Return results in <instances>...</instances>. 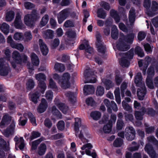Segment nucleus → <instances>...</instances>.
<instances>
[{
	"instance_id": "nucleus-1",
	"label": "nucleus",
	"mask_w": 158,
	"mask_h": 158,
	"mask_svg": "<svg viewBox=\"0 0 158 158\" xmlns=\"http://www.w3.org/2000/svg\"><path fill=\"white\" fill-rule=\"evenodd\" d=\"M120 35V37L116 44V47L120 51H126L130 49V44L132 43L135 35L133 33H131L125 35L123 33H121Z\"/></svg>"
},
{
	"instance_id": "nucleus-2",
	"label": "nucleus",
	"mask_w": 158,
	"mask_h": 158,
	"mask_svg": "<svg viewBox=\"0 0 158 158\" xmlns=\"http://www.w3.org/2000/svg\"><path fill=\"white\" fill-rule=\"evenodd\" d=\"M6 58H0V75L2 76L7 75L10 71V68L8 63L6 61V59L9 60L10 58V52L9 49L5 50Z\"/></svg>"
},
{
	"instance_id": "nucleus-3",
	"label": "nucleus",
	"mask_w": 158,
	"mask_h": 158,
	"mask_svg": "<svg viewBox=\"0 0 158 158\" xmlns=\"http://www.w3.org/2000/svg\"><path fill=\"white\" fill-rule=\"evenodd\" d=\"M40 16L37 10H34L31 14L26 15L24 18L25 23L27 26L32 27L34 25V22L39 19Z\"/></svg>"
},
{
	"instance_id": "nucleus-4",
	"label": "nucleus",
	"mask_w": 158,
	"mask_h": 158,
	"mask_svg": "<svg viewBox=\"0 0 158 158\" xmlns=\"http://www.w3.org/2000/svg\"><path fill=\"white\" fill-rule=\"evenodd\" d=\"M134 54V49H132L127 53H119V56L122 57L119 61L120 64L123 67H128L130 64V62L127 59H132Z\"/></svg>"
},
{
	"instance_id": "nucleus-5",
	"label": "nucleus",
	"mask_w": 158,
	"mask_h": 158,
	"mask_svg": "<svg viewBox=\"0 0 158 158\" xmlns=\"http://www.w3.org/2000/svg\"><path fill=\"white\" fill-rule=\"evenodd\" d=\"M81 120L80 118H75V135L77 137H78L83 143L88 142V140L84 137L83 133L84 132L86 133V129H85V127L82 126V130L80 132L79 131V127L81 126Z\"/></svg>"
},
{
	"instance_id": "nucleus-6",
	"label": "nucleus",
	"mask_w": 158,
	"mask_h": 158,
	"mask_svg": "<svg viewBox=\"0 0 158 158\" xmlns=\"http://www.w3.org/2000/svg\"><path fill=\"white\" fill-rule=\"evenodd\" d=\"M151 116L154 115L155 114V111L152 108H148L146 110L145 108L142 107L141 108L140 110L136 111L135 113V116L136 119L139 120H141L143 119V116L145 113Z\"/></svg>"
},
{
	"instance_id": "nucleus-7",
	"label": "nucleus",
	"mask_w": 158,
	"mask_h": 158,
	"mask_svg": "<svg viewBox=\"0 0 158 158\" xmlns=\"http://www.w3.org/2000/svg\"><path fill=\"white\" fill-rule=\"evenodd\" d=\"M36 79L39 81L38 86L41 89V92L42 94H44L47 86L44 81L46 80V77L43 73H40L35 75Z\"/></svg>"
},
{
	"instance_id": "nucleus-8",
	"label": "nucleus",
	"mask_w": 158,
	"mask_h": 158,
	"mask_svg": "<svg viewBox=\"0 0 158 158\" xmlns=\"http://www.w3.org/2000/svg\"><path fill=\"white\" fill-rule=\"evenodd\" d=\"M97 42L96 44L99 52L102 54L104 53L106 51V46L101 40V36L100 33L97 32L96 35Z\"/></svg>"
},
{
	"instance_id": "nucleus-9",
	"label": "nucleus",
	"mask_w": 158,
	"mask_h": 158,
	"mask_svg": "<svg viewBox=\"0 0 158 158\" xmlns=\"http://www.w3.org/2000/svg\"><path fill=\"white\" fill-rule=\"evenodd\" d=\"M70 77V75L68 73H66L63 74L61 81H59V84L62 88L66 89L69 87Z\"/></svg>"
},
{
	"instance_id": "nucleus-10",
	"label": "nucleus",
	"mask_w": 158,
	"mask_h": 158,
	"mask_svg": "<svg viewBox=\"0 0 158 158\" xmlns=\"http://www.w3.org/2000/svg\"><path fill=\"white\" fill-rule=\"evenodd\" d=\"M70 14L69 9H65L59 13L57 16L58 23H61L69 16Z\"/></svg>"
},
{
	"instance_id": "nucleus-11",
	"label": "nucleus",
	"mask_w": 158,
	"mask_h": 158,
	"mask_svg": "<svg viewBox=\"0 0 158 158\" xmlns=\"http://www.w3.org/2000/svg\"><path fill=\"white\" fill-rule=\"evenodd\" d=\"M14 25L16 28L23 30L25 28L24 25L21 20V13H18L16 14V18L14 22Z\"/></svg>"
},
{
	"instance_id": "nucleus-12",
	"label": "nucleus",
	"mask_w": 158,
	"mask_h": 158,
	"mask_svg": "<svg viewBox=\"0 0 158 158\" xmlns=\"http://www.w3.org/2000/svg\"><path fill=\"white\" fill-rule=\"evenodd\" d=\"M91 71L90 69H86L84 73V76L86 79L85 81V83H94L96 81V79L95 77H93L90 79L92 76Z\"/></svg>"
},
{
	"instance_id": "nucleus-13",
	"label": "nucleus",
	"mask_w": 158,
	"mask_h": 158,
	"mask_svg": "<svg viewBox=\"0 0 158 158\" xmlns=\"http://www.w3.org/2000/svg\"><path fill=\"white\" fill-rule=\"evenodd\" d=\"M12 118L8 114H5L0 123V127L4 128L6 127L12 121Z\"/></svg>"
},
{
	"instance_id": "nucleus-14",
	"label": "nucleus",
	"mask_w": 158,
	"mask_h": 158,
	"mask_svg": "<svg viewBox=\"0 0 158 158\" xmlns=\"http://www.w3.org/2000/svg\"><path fill=\"white\" fill-rule=\"evenodd\" d=\"M144 150L149 155L151 158H157L158 157V154L156 153L152 146L149 143L146 144Z\"/></svg>"
},
{
	"instance_id": "nucleus-15",
	"label": "nucleus",
	"mask_w": 158,
	"mask_h": 158,
	"mask_svg": "<svg viewBox=\"0 0 158 158\" xmlns=\"http://www.w3.org/2000/svg\"><path fill=\"white\" fill-rule=\"evenodd\" d=\"M152 3L151 0H144L143 4L144 7L146 9V13L151 17L155 15L154 13L150 10Z\"/></svg>"
},
{
	"instance_id": "nucleus-16",
	"label": "nucleus",
	"mask_w": 158,
	"mask_h": 158,
	"mask_svg": "<svg viewBox=\"0 0 158 158\" xmlns=\"http://www.w3.org/2000/svg\"><path fill=\"white\" fill-rule=\"evenodd\" d=\"M137 95L140 100H143L146 93V90L145 84L143 83L142 86L138 88L137 91Z\"/></svg>"
},
{
	"instance_id": "nucleus-17",
	"label": "nucleus",
	"mask_w": 158,
	"mask_h": 158,
	"mask_svg": "<svg viewBox=\"0 0 158 158\" xmlns=\"http://www.w3.org/2000/svg\"><path fill=\"white\" fill-rule=\"evenodd\" d=\"M93 146L90 143H88L83 145V146L81 147V148L82 150H85L86 148H87L85 150V153L88 155L91 156L93 158H96V154L95 152H92L91 153L90 151L89 150L91 149Z\"/></svg>"
},
{
	"instance_id": "nucleus-18",
	"label": "nucleus",
	"mask_w": 158,
	"mask_h": 158,
	"mask_svg": "<svg viewBox=\"0 0 158 158\" xmlns=\"http://www.w3.org/2000/svg\"><path fill=\"white\" fill-rule=\"evenodd\" d=\"M54 102L55 104L59 109L64 113H66L69 110L68 107L65 104L60 102L58 99L55 98L54 100Z\"/></svg>"
},
{
	"instance_id": "nucleus-19",
	"label": "nucleus",
	"mask_w": 158,
	"mask_h": 158,
	"mask_svg": "<svg viewBox=\"0 0 158 158\" xmlns=\"http://www.w3.org/2000/svg\"><path fill=\"white\" fill-rule=\"evenodd\" d=\"M47 102L45 99L43 98L41 100V102L38 106L37 110L38 112L42 113L45 111L48 107Z\"/></svg>"
},
{
	"instance_id": "nucleus-20",
	"label": "nucleus",
	"mask_w": 158,
	"mask_h": 158,
	"mask_svg": "<svg viewBox=\"0 0 158 158\" xmlns=\"http://www.w3.org/2000/svg\"><path fill=\"white\" fill-rule=\"evenodd\" d=\"M39 42L41 51L42 54L44 56L46 55L49 51L47 46L41 39L39 40Z\"/></svg>"
},
{
	"instance_id": "nucleus-21",
	"label": "nucleus",
	"mask_w": 158,
	"mask_h": 158,
	"mask_svg": "<svg viewBox=\"0 0 158 158\" xmlns=\"http://www.w3.org/2000/svg\"><path fill=\"white\" fill-rule=\"evenodd\" d=\"M135 17V10L134 8L132 7L129 11V19L131 26L133 25Z\"/></svg>"
},
{
	"instance_id": "nucleus-22",
	"label": "nucleus",
	"mask_w": 158,
	"mask_h": 158,
	"mask_svg": "<svg viewBox=\"0 0 158 158\" xmlns=\"http://www.w3.org/2000/svg\"><path fill=\"white\" fill-rule=\"evenodd\" d=\"M94 89L92 85H87L84 86V93L85 95H87L94 93Z\"/></svg>"
},
{
	"instance_id": "nucleus-23",
	"label": "nucleus",
	"mask_w": 158,
	"mask_h": 158,
	"mask_svg": "<svg viewBox=\"0 0 158 158\" xmlns=\"http://www.w3.org/2000/svg\"><path fill=\"white\" fill-rule=\"evenodd\" d=\"M135 82L137 86H142L143 83L144 84V82L142 81V77L141 73H138L135 76Z\"/></svg>"
},
{
	"instance_id": "nucleus-24",
	"label": "nucleus",
	"mask_w": 158,
	"mask_h": 158,
	"mask_svg": "<svg viewBox=\"0 0 158 158\" xmlns=\"http://www.w3.org/2000/svg\"><path fill=\"white\" fill-rule=\"evenodd\" d=\"M47 149V146L44 143H41L38 147V153L40 156L44 155Z\"/></svg>"
},
{
	"instance_id": "nucleus-25",
	"label": "nucleus",
	"mask_w": 158,
	"mask_h": 158,
	"mask_svg": "<svg viewBox=\"0 0 158 158\" xmlns=\"http://www.w3.org/2000/svg\"><path fill=\"white\" fill-rule=\"evenodd\" d=\"M12 57L17 63L20 64L21 62V57L18 52L14 51L12 54Z\"/></svg>"
},
{
	"instance_id": "nucleus-26",
	"label": "nucleus",
	"mask_w": 158,
	"mask_h": 158,
	"mask_svg": "<svg viewBox=\"0 0 158 158\" xmlns=\"http://www.w3.org/2000/svg\"><path fill=\"white\" fill-rule=\"evenodd\" d=\"M118 32L117 27L115 25H113L111 29V37L113 39L116 40L118 37Z\"/></svg>"
},
{
	"instance_id": "nucleus-27",
	"label": "nucleus",
	"mask_w": 158,
	"mask_h": 158,
	"mask_svg": "<svg viewBox=\"0 0 158 158\" xmlns=\"http://www.w3.org/2000/svg\"><path fill=\"white\" fill-rule=\"evenodd\" d=\"M54 68L55 70L59 72H62L65 69L64 65L63 64L56 62L55 63Z\"/></svg>"
},
{
	"instance_id": "nucleus-28",
	"label": "nucleus",
	"mask_w": 158,
	"mask_h": 158,
	"mask_svg": "<svg viewBox=\"0 0 158 158\" xmlns=\"http://www.w3.org/2000/svg\"><path fill=\"white\" fill-rule=\"evenodd\" d=\"M23 115L25 118H26V116L27 115L32 125L34 126H36L35 118L31 113L30 112L26 113L24 114Z\"/></svg>"
},
{
	"instance_id": "nucleus-29",
	"label": "nucleus",
	"mask_w": 158,
	"mask_h": 158,
	"mask_svg": "<svg viewBox=\"0 0 158 158\" xmlns=\"http://www.w3.org/2000/svg\"><path fill=\"white\" fill-rule=\"evenodd\" d=\"M45 139L44 137H41L39 139L33 141L32 143L31 149L35 150L37 148V146L42 141L45 140Z\"/></svg>"
},
{
	"instance_id": "nucleus-30",
	"label": "nucleus",
	"mask_w": 158,
	"mask_h": 158,
	"mask_svg": "<svg viewBox=\"0 0 158 158\" xmlns=\"http://www.w3.org/2000/svg\"><path fill=\"white\" fill-rule=\"evenodd\" d=\"M43 34L45 39H52L53 37V31L51 30L48 29L44 31Z\"/></svg>"
},
{
	"instance_id": "nucleus-31",
	"label": "nucleus",
	"mask_w": 158,
	"mask_h": 158,
	"mask_svg": "<svg viewBox=\"0 0 158 158\" xmlns=\"http://www.w3.org/2000/svg\"><path fill=\"white\" fill-rule=\"evenodd\" d=\"M65 94L71 102L74 103L76 101V94L74 93L67 92L65 93Z\"/></svg>"
},
{
	"instance_id": "nucleus-32",
	"label": "nucleus",
	"mask_w": 158,
	"mask_h": 158,
	"mask_svg": "<svg viewBox=\"0 0 158 158\" xmlns=\"http://www.w3.org/2000/svg\"><path fill=\"white\" fill-rule=\"evenodd\" d=\"M1 31L5 34L7 35L9 32V26L6 23H3L1 26Z\"/></svg>"
},
{
	"instance_id": "nucleus-33",
	"label": "nucleus",
	"mask_w": 158,
	"mask_h": 158,
	"mask_svg": "<svg viewBox=\"0 0 158 158\" xmlns=\"http://www.w3.org/2000/svg\"><path fill=\"white\" fill-rule=\"evenodd\" d=\"M32 38V36L30 31H27L24 34L23 40L25 42H29Z\"/></svg>"
},
{
	"instance_id": "nucleus-34",
	"label": "nucleus",
	"mask_w": 158,
	"mask_h": 158,
	"mask_svg": "<svg viewBox=\"0 0 158 158\" xmlns=\"http://www.w3.org/2000/svg\"><path fill=\"white\" fill-rule=\"evenodd\" d=\"M31 58L32 62L34 65L36 66L39 65L40 61L36 55L32 53L31 55Z\"/></svg>"
},
{
	"instance_id": "nucleus-35",
	"label": "nucleus",
	"mask_w": 158,
	"mask_h": 158,
	"mask_svg": "<svg viewBox=\"0 0 158 158\" xmlns=\"http://www.w3.org/2000/svg\"><path fill=\"white\" fill-rule=\"evenodd\" d=\"M152 61V58L149 56H147L145 57L143 63L144 68L143 69V73L145 74L146 73V70L147 69L149 64Z\"/></svg>"
},
{
	"instance_id": "nucleus-36",
	"label": "nucleus",
	"mask_w": 158,
	"mask_h": 158,
	"mask_svg": "<svg viewBox=\"0 0 158 158\" xmlns=\"http://www.w3.org/2000/svg\"><path fill=\"white\" fill-rule=\"evenodd\" d=\"M97 14L98 17L101 19H105L106 17V13L102 8H99L98 10Z\"/></svg>"
},
{
	"instance_id": "nucleus-37",
	"label": "nucleus",
	"mask_w": 158,
	"mask_h": 158,
	"mask_svg": "<svg viewBox=\"0 0 158 158\" xmlns=\"http://www.w3.org/2000/svg\"><path fill=\"white\" fill-rule=\"evenodd\" d=\"M111 16L114 18L117 23H118L120 21V18L116 11L113 10L110 11Z\"/></svg>"
},
{
	"instance_id": "nucleus-38",
	"label": "nucleus",
	"mask_w": 158,
	"mask_h": 158,
	"mask_svg": "<svg viewBox=\"0 0 158 158\" xmlns=\"http://www.w3.org/2000/svg\"><path fill=\"white\" fill-rule=\"evenodd\" d=\"M15 13L12 11H10L7 12L6 16V19L7 21H11L14 17Z\"/></svg>"
},
{
	"instance_id": "nucleus-39",
	"label": "nucleus",
	"mask_w": 158,
	"mask_h": 158,
	"mask_svg": "<svg viewBox=\"0 0 158 158\" xmlns=\"http://www.w3.org/2000/svg\"><path fill=\"white\" fill-rule=\"evenodd\" d=\"M102 82L104 84L106 89L107 90L109 89L114 85V84L109 80L103 79L102 80Z\"/></svg>"
},
{
	"instance_id": "nucleus-40",
	"label": "nucleus",
	"mask_w": 158,
	"mask_h": 158,
	"mask_svg": "<svg viewBox=\"0 0 158 158\" xmlns=\"http://www.w3.org/2000/svg\"><path fill=\"white\" fill-rule=\"evenodd\" d=\"M158 10V3L154 1H152L151 4L150 10L153 12L155 14V15H156L155 11Z\"/></svg>"
},
{
	"instance_id": "nucleus-41",
	"label": "nucleus",
	"mask_w": 158,
	"mask_h": 158,
	"mask_svg": "<svg viewBox=\"0 0 158 158\" xmlns=\"http://www.w3.org/2000/svg\"><path fill=\"white\" fill-rule=\"evenodd\" d=\"M90 116L94 119L97 120L100 118L101 114L99 111H95L91 113Z\"/></svg>"
},
{
	"instance_id": "nucleus-42",
	"label": "nucleus",
	"mask_w": 158,
	"mask_h": 158,
	"mask_svg": "<svg viewBox=\"0 0 158 158\" xmlns=\"http://www.w3.org/2000/svg\"><path fill=\"white\" fill-rule=\"evenodd\" d=\"M40 96V94L38 91H36L33 93L31 96V101L35 103L36 104L37 102V99Z\"/></svg>"
},
{
	"instance_id": "nucleus-43",
	"label": "nucleus",
	"mask_w": 158,
	"mask_h": 158,
	"mask_svg": "<svg viewBox=\"0 0 158 158\" xmlns=\"http://www.w3.org/2000/svg\"><path fill=\"white\" fill-rule=\"evenodd\" d=\"M135 54H137L139 56L141 57H143L144 56L143 50L139 47L138 46L135 48Z\"/></svg>"
},
{
	"instance_id": "nucleus-44",
	"label": "nucleus",
	"mask_w": 158,
	"mask_h": 158,
	"mask_svg": "<svg viewBox=\"0 0 158 158\" xmlns=\"http://www.w3.org/2000/svg\"><path fill=\"white\" fill-rule=\"evenodd\" d=\"M60 41L58 38H55L51 44V48L52 49L56 48L59 45Z\"/></svg>"
},
{
	"instance_id": "nucleus-45",
	"label": "nucleus",
	"mask_w": 158,
	"mask_h": 158,
	"mask_svg": "<svg viewBox=\"0 0 158 158\" xmlns=\"http://www.w3.org/2000/svg\"><path fill=\"white\" fill-rule=\"evenodd\" d=\"M52 112L53 114L56 115L58 118H62V115L60 111L56 109L55 106H53L52 109Z\"/></svg>"
},
{
	"instance_id": "nucleus-46",
	"label": "nucleus",
	"mask_w": 158,
	"mask_h": 158,
	"mask_svg": "<svg viewBox=\"0 0 158 158\" xmlns=\"http://www.w3.org/2000/svg\"><path fill=\"white\" fill-rule=\"evenodd\" d=\"M2 140L5 142V143L2 142V141H0V148H5V150L6 151H9L10 150L9 144L8 142L7 144L6 141L2 139Z\"/></svg>"
},
{
	"instance_id": "nucleus-47",
	"label": "nucleus",
	"mask_w": 158,
	"mask_h": 158,
	"mask_svg": "<svg viewBox=\"0 0 158 158\" xmlns=\"http://www.w3.org/2000/svg\"><path fill=\"white\" fill-rule=\"evenodd\" d=\"M104 93V89L101 86L97 87L96 91V94L97 96H102Z\"/></svg>"
},
{
	"instance_id": "nucleus-48",
	"label": "nucleus",
	"mask_w": 158,
	"mask_h": 158,
	"mask_svg": "<svg viewBox=\"0 0 158 158\" xmlns=\"http://www.w3.org/2000/svg\"><path fill=\"white\" fill-rule=\"evenodd\" d=\"M27 89L29 90L33 88L35 85V82L34 81L31 79H29L26 84Z\"/></svg>"
},
{
	"instance_id": "nucleus-49",
	"label": "nucleus",
	"mask_w": 158,
	"mask_h": 158,
	"mask_svg": "<svg viewBox=\"0 0 158 158\" xmlns=\"http://www.w3.org/2000/svg\"><path fill=\"white\" fill-rule=\"evenodd\" d=\"M112 125L110 123L107 124L104 126L103 130L105 133H109L112 130Z\"/></svg>"
},
{
	"instance_id": "nucleus-50",
	"label": "nucleus",
	"mask_w": 158,
	"mask_h": 158,
	"mask_svg": "<svg viewBox=\"0 0 158 158\" xmlns=\"http://www.w3.org/2000/svg\"><path fill=\"white\" fill-rule=\"evenodd\" d=\"M123 143V140L119 138H117L113 143V145L116 147H120L121 146Z\"/></svg>"
},
{
	"instance_id": "nucleus-51",
	"label": "nucleus",
	"mask_w": 158,
	"mask_h": 158,
	"mask_svg": "<svg viewBox=\"0 0 158 158\" xmlns=\"http://www.w3.org/2000/svg\"><path fill=\"white\" fill-rule=\"evenodd\" d=\"M146 84L147 86L149 88L151 89H153L154 86H153L152 78L147 77L146 80Z\"/></svg>"
},
{
	"instance_id": "nucleus-52",
	"label": "nucleus",
	"mask_w": 158,
	"mask_h": 158,
	"mask_svg": "<svg viewBox=\"0 0 158 158\" xmlns=\"http://www.w3.org/2000/svg\"><path fill=\"white\" fill-rule=\"evenodd\" d=\"M49 20V17L48 15H45L42 19L40 24L42 26H45L48 23Z\"/></svg>"
},
{
	"instance_id": "nucleus-53",
	"label": "nucleus",
	"mask_w": 158,
	"mask_h": 158,
	"mask_svg": "<svg viewBox=\"0 0 158 158\" xmlns=\"http://www.w3.org/2000/svg\"><path fill=\"white\" fill-rule=\"evenodd\" d=\"M13 38L16 40H21L23 39V35L22 33L16 32L14 35Z\"/></svg>"
},
{
	"instance_id": "nucleus-54",
	"label": "nucleus",
	"mask_w": 158,
	"mask_h": 158,
	"mask_svg": "<svg viewBox=\"0 0 158 158\" xmlns=\"http://www.w3.org/2000/svg\"><path fill=\"white\" fill-rule=\"evenodd\" d=\"M45 97L49 101H52L53 97V93L51 90L47 91L45 94Z\"/></svg>"
},
{
	"instance_id": "nucleus-55",
	"label": "nucleus",
	"mask_w": 158,
	"mask_h": 158,
	"mask_svg": "<svg viewBox=\"0 0 158 158\" xmlns=\"http://www.w3.org/2000/svg\"><path fill=\"white\" fill-rule=\"evenodd\" d=\"M14 132L9 129V128L7 127L2 132L3 135L6 137H8L10 135L14 133Z\"/></svg>"
},
{
	"instance_id": "nucleus-56",
	"label": "nucleus",
	"mask_w": 158,
	"mask_h": 158,
	"mask_svg": "<svg viewBox=\"0 0 158 158\" xmlns=\"http://www.w3.org/2000/svg\"><path fill=\"white\" fill-rule=\"evenodd\" d=\"M122 81L123 79L120 75L118 73L116 74L115 76V81L117 85H119Z\"/></svg>"
},
{
	"instance_id": "nucleus-57",
	"label": "nucleus",
	"mask_w": 158,
	"mask_h": 158,
	"mask_svg": "<svg viewBox=\"0 0 158 158\" xmlns=\"http://www.w3.org/2000/svg\"><path fill=\"white\" fill-rule=\"evenodd\" d=\"M124 126V123L122 119H118L117 124L116 128L117 130H121Z\"/></svg>"
},
{
	"instance_id": "nucleus-58",
	"label": "nucleus",
	"mask_w": 158,
	"mask_h": 158,
	"mask_svg": "<svg viewBox=\"0 0 158 158\" xmlns=\"http://www.w3.org/2000/svg\"><path fill=\"white\" fill-rule=\"evenodd\" d=\"M148 76L147 77L152 78L154 75V68L152 67H150L148 69Z\"/></svg>"
},
{
	"instance_id": "nucleus-59",
	"label": "nucleus",
	"mask_w": 158,
	"mask_h": 158,
	"mask_svg": "<svg viewBox=\"0 0 158 158\" xmlns=\"http://www.w3.org/2000/svg\"><path fill=\"white\" fill-rule=\"evenodd\" d=\"M66 35L69 39H73L76 36L75 31L72 30H69L67 31L66 33Z\"/></svg>"
},
{
	"instance_id": "nucleus-60",
	"label": "nucleus",
	"mask_w": 158,
	"mask_h": 158,
	"mask_svg": "<svg viewBox=\"0 0 158 158\" xmlns=\"http://www.w3.org/2000/svg\"><path fill=\"white\" fill-rule=\"evenodd\" d=\"M24 6L26 9L31 10L35 7V5L33 3L28 2H24Z\"/></svg>"
},
{
	"instance_id": "nucleus-61",
	"label": "nucleus",
	"mask_w": 158,
	"mask_h": 158,
	"mask_svg": "<svg viewBox=\"0 0 158 158\" xmlns=\"http://www.w3.org/2000/svg\"><path fill=\"white\" fill-rule=\"evenodd\" d=\"M41 134L36 131H33L31 133V135L30 136V139L31 140L35 139L40 136Z\"/></svg>"
},
{
	"instance_id": "nucleus-62",
	"label": "nucleus",
	"mask_w": 158,
	"mask_h": 158,
	"mask_svg": "<svg viewBox=\"0 0 158 158\" xmlns=\"http://www.w3.org/2000/svg\"><path fill=\"white\" fill-rule=\"evenodd\" d=\"M103 102L107 108L108 111L110 113H111L112 112V110L110 108V106L111 105V102H110V101L107 99H105L104 100Z\"/></svg>"
},
{
	"instance_id": "nucleus-63",
	"label": "nucleus",
	"mask_w": 158,
	"mask_h": 158,
	"mask_svg": "<svg viewBox=\"0 0 158 158\" xmlns=\"http://www.w3.org/2000/svg\"><path fill=\"white\" fill-rule=\"evenodd\" d=\"M125 134H128L131 133H135L134 129L132 127H127L125 130Z\"/></svg>"
},
{
	"instance_id": "nucleus-64",
	"label": "nucleus",
	"mask_w": 158,
	"mask_h": 158,
	"mask_svg": "<svg viewBox=\"0 0 158 158\" xmlns=\"http://www.w3.org/2000/svg\"><path fill=\"white\" fill-rule=\"evenodd\" d=\"M146 128V132L148 133H151L153 132L154 131V128L153 127H149V125L147 123H145L144 124Z\"/></svg>"
}]
</instances>
